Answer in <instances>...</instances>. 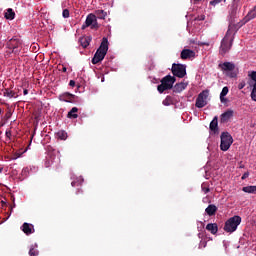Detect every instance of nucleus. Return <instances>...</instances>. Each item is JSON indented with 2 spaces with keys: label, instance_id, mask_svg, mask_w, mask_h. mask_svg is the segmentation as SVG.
<instances>
[{
  "label": "nucleus",
  "instance_id": "obj_19",
  "mask_svg": "<svg viewBox=\"0 0 256 256\" xmlns=\"http://www.w3.org/2000/svg\"><path fill=\"white\" fill-rule=\"evenodd\" d=\"M206 230L210 231L212 235H217V232L219 231V226H217V223H209L206 225Z\"/></svg>",
  "mask_w": 256,
  "mask_h": 256
},
{
  "label": "nucleus",
  "instance_id": "obj_54",
  "mask_svg": "<svg viewBox=\"0 0 256 256\" xmlns=\"http://www.w3.org/2000/svg\"><path fill=\"white\" fill-rule=\"evenodd\" d=\"M11 213L13 212V207L10 208Z\"/></svg>",
  "mask_w": 256,
  "mask_h": 256
},
{
  "label": "nucleus",
  "instance_id": "obj_27",
  "mask_svg": "<svg viewBox=\"0 0 256 256\" xmlns=\"http://www.w3.org/2000/svg\"><path fill=\"white\" fill-rule=\"evenodd\" d=\"M256 18V10L254 8L248 12V14L245 16V22H249Z\"/></svg>",
  "mask_w": 256,
  "mask_h": 256
},
{
  "label": "nucleus",
  "instance_id": "obj_8",
  "mask_svg": "<svg viewBox=\"0 0 256 256\" xmlns=\"http://www.w3.org/2000/svg\"><path fill=\"white\" fill-rule=\"evenodd\" d=\"M207 97H209V90H203L200 92L196 98L195 107L203 109V107L207 105Z\"/></svg>",
  "mask_w": 256,
  "mask_h": 256
},
{
  "label": "nucleus",
  "instance_id": "obj_29",
  "mask_svg": "<svg viewBox=\"0 0 256 256\" xmlns=\"http://www.w3.org/2000/svg\"><path fill=\"white\" fill-rule=\"evenodd\" d=\"M98 19H105L107 17V12L104 10H96L94 14Z\"/></svg>",
  "mask_w": 256,
  "mask_h": 256
},
{
  "label": "nucleus",
  "instance_id": "obj_13",
  "mask_svg": "<svg viewBox=\"0 0 256 256\" xmlns=\"http://www.w3.org/2000/svg\"><path fill=\"white\" fill-rule=\"evenodd\" d=\"M181 59H193L195 57V51L191 49H183L180 54Z\"/></svg>",
  "mask_w": 256,
  "mask_h": 256
},
{
  "label": "nucleus",
  "instance_id": "obj_37",
  "mask_svg": "<svg viewBox=\"0 0 256 256\" xmlns=\"http://www.w3.org/2000/svg\"><path fill=\"white\" fill-rule=\"evenodd\" d=\"M69 9H64L62 12V16L64 17V19H69Z\"/></svg>",
  "mask_w": 256,
  "mask_h": 256
},
{
  "label": "nucleus",
  "instance_id": "obj_41",
  "mask_svg": "<svg viewBox=\"0 0 256 256\" xmlns=\"http://www.w3.org/2000/svg\"><path fill=\"white\" fill-rule=\"evenodd\" d=\"M11 115H12L11 110H8L5 114V119H11Z\"/></svg>",
  "mask_w": 256,
  "mask_h": 256
},
{
  "label": "nucleus",
  "instance_id": "obj_15",
  "mask_svg": "<svg viewBox=\"0 0 256 256\" xmlns=\"http://www.w3.org/2000/svg\"><path fill=\"white\" fill-rule=\"evenodd\" d=\"M21 230L23 233H25V235H32V233H35V227L33 224L27 222L22 225Z\"/></svg>",
  "mask_w": 256,
  "mask_h": 256
},
{
  "label": "nucleus",
  "instance_id": "obj_35",
  "mask_svg": "<svg viewBox=\"0 0 256 256\" xmlns=\"http://www.w3.org/2000/svg\"><path fill=\"white\" fill-rule=\"evenodd\" d=\"M248 22H245V17L242 21L238 22V23H234V25L236 26V28L239 30L243 27V25H245Z\"/></svg>",
  "mask_w": 256,
  "mask_h": 256
},
{
  "label": "nucleus",
  "instance_id": "obj_6",
  "mask_svg": "<svg viewBox=\"0 0 256 256\" xmlns=\"http://www.w3.org/2000/svg\"><path fill=\"white\" fill-rule=\"evenodd\" d=\"M7 47L8 49H10V51H12V53L17 54L21 51V48L23 47V43L19 38L14 37L7 42Z\"/></svg>",
  "mask_w": 256,
  "mask_h": 256
},
{
  "label": "nucleus",
  "instance_id": "obj_33",
  "mask_svg": "<svg viewBox=\"0 0 256 256\" xmlns=\"http://www.w3.org/2000/svg\"><path fill=\"white\" fill-rule=\"evenodd\" d=\"M157 91L159 93H165V91H169V89L161 82V84L157 86Z\"/></svg>",
  "mask_w": 256,
  "mask_h": 256
},
{
  "label": "nucleus",
  "instance_id": "obj_38",
  "mask_svg": "<svg viewBox=\"0 0 256 256\" xmlns=\"http://www.w3.org/2000/svg\"><path fill=\"white\" fill-rule=\"evenodd\" d=\"M91 29H99V23L97 22V19L91 24Z\"/></svg>",
  "mask_w": 256,
  "mask_h": 256
},
{
  "label": "nucleus",
  "instance_id": "obj_45",
  "mask_svg": "<svg viewBox=\"0 0 256 256\" xmlns=\"http://www.w3.org/2000/svg\"><path fill=\"white\" fill-rule=\"evenodd\" d=\"M19 157H21V154L16 153V154L13 155L12 159H13V160L19 159Z\"/></svg>",
  "mask_w": 256,
  "mask_h": 256
},
{
  "label": "nucleus",
  "instance_id": "obj_7",
  "mask_svg": "<svg viewBox=\"0 0 256 256\" xmlns=\"http://www.w3.org/2000/svg\"><path fill=\"white\" fill-rule=\"evenodd\" d=\"M172 74L174 77H178L179 79H183L185 75H187V66L183 64H173L172 65Z\"/></svg>",
  "mask_w": 256,
  "mask_h": 256
},
{
  "label": "nucleus",
  "instance_id": "obj_1",
  "mask_svg": "<svg viewBox=\"0 0 256 256\" xmlns=\"http://www.w3.org/2000/svg\"><path fill=\"white\" fill-rule=\"evenodd\" d=\"M107 51H109V40L107 37H103L100 47L97 49L94 57L92 58V64L97 65V63H101V61L105 59Z\"/></svg>",
  "mask_w": 256,
  "mask_h": 256
},
{
  "label": "nucleus",
  "instance_id": "obj_11",
  "mask_svg": "<svg viewBox=\"0 0 256 256\" xmlns=\"http://www.w3.org/2000/svg\"><path fill=\"white\" fill-rule=\"evenodd\" d=\"M238 28L237 26L235 25V20L232 19L229 23V26H228V30L226 32V36L228 37H235V34L237 33Z\"/></svg>",
  "mask_w": 256,
  "mask_h": 256
},
{
  "label": "nucleus",
  "instance_id": "obj_34",
  "mask_svg": "<svg viewBox=\"0 0 256 256\" xmlns=\"http://www.w3.org/2000/svg\"><path fill=\"white\" fill-rule=\"evenodd\" d=\"M201 189H202L203 193H205V195H207V193H209V191H211V189H209V186H207L206 183H203L201 185Z\"/></svg>",
  "mask_w": 256,
  "mask_h": 256
},
{
  "label": "nucleus",
  "instance_id": "obj_20",
  "mask_svg": "<svg viewBox=\"0 0 256 256\" xmlns=\"http://www.w3.org/2000/svg\"><path fill=\"white\" fill-rule=\"evenodd\" d=\"M3 96L8 97V99H13V97L14 98L18 97L17 93L9 88H5L3 90Z\"/></svg>",
  "mask_w": 256,
  "mask_h": 256
},
{
  "label": "nucleus",
  "instance_id": "obj_31",
  "mask_svg": "<svg viewBox=\"0 0 256 256\" xmlns=\"http://www.w3.org/2000/svg\"><path fill=\"white\" fill-rule=\"evenodd\" d=\"M57 137H58V139L65 141V139H67V132L61 130L57 133Z\"/></svg>",
  "mask_w": 256,
  "mask_h": 256
},
{
  "label": "nucleus",
  "instance_id": "obj_12",
  "mask_svg": "<svg viewBox=\"0 0 256 256\" xmlns=\"http://www.w3.org/2000/svg\"><path fill=\"white\" fill-rule=\"evenodd\" d=\"M59 101H64L66 103H73L75 101V95L69 92H65L59 96Z\"/></svg>",
  "mask_w": 256,
  "mask_h": 256
},
{
  "label": "nucleus",
  "instance_id": "obj_53",
  "mask_svg": "<svg viewBox=\"0 0 256 256\" xmlns=\"http://www.w3.org/2000/svg\"><path fill=\"white\" fill-rule=\"evenodd\" d=\"M0 173H3V168H0Z\"/></svg>",
  "mask_w": 256,
  "mask_h": 256
},
{
  "label": "nucleus",
  "instance_id": "obj_25",
  "mask_svg": "<svg viewBox=\"0 0 256 256\" xmlns=\"http://www.w3.org/2000/svg\"><path fill=\"white\" fill-rule=\"evenodd\" d=\"M89 43H91V37L87 36L80 38V44L83 47V49H87V47H89Z\"/></svg>",
  "mask_w": 256,
  "mask_h": 256
},
{
  "label": "nucleus",
  "instance_id": "obj_3",
  "mask_svg": "<svg viewBox=\"0 0 256 256\" xmlns=\"http://www.w3.org/2000/svg\"><path fill=\"white\" fill-rule=\"evenodd\" d=\"M220 149L221 151H229L231 145H233V136L229 132H222L220 136Z\"/></svg>",
  "mask_w": 256,
  "mask_h": 256
},
{
  "label": "nucleus",
  "instance_id": "obj_17",
  "mask_svg": "<svg viewBox=\"0 0 256 256\" xmlns=\"http://www.w3.org/2000/svg\"><path fill=\"white\" fill-rule=\"evenodd\" d=\"M233 117V110H227L220 115V123H227Z\"/></svg>",
  "mask_w": 256,
  "mask_h": 256
},
{
  "label": "nucleus",
  "instance_id": "obj_26",
  "mask_svg": "<svg viewBox=\"0 0 256 256\" xmlns=\"http://www.w3.org/2000/svg\"><path fill=\"white\" fill-rule=\"evenodd\" d=\"M4 17L10 21H13V19H15V11H13L11 8H8Z\"/></svg>",
  "mask_w": 256,
  "mask_h": 256
},
{
  "label": "nucleus",
  "instance_id": "obj_52",
  "mask_svg": "<svg viewBox=\"0 0 256 256\" xmlns=\"http://www.w3.org/2000/svg\"><path fill=\"white\" fill-rule=\"evenodd\" d=\"M0 115H3V109L0 108Z\"/></svg>",
  "mask_w": 256,
  "mask_h": 256
},
{
  "label": "nucleus",
  "instance_id": "obj_32",
  "mask_svg": "<svg viewBox=\"0 0 256 256\" xmlns=\"http://www.w3.org/2000/svg\"><path fill=\"white\" fill-rule=\"evenodd\" d=\"M29 255L30 256H39V250L35 248V246H31L29 250Z\"/></svg>",
  "mask_w": 256,
  "mask_h": 256
},
{
  "label": "nucleus",
  "instance_id": "obj_40",
  "mask_svg": "<svg viewBox=\"0 0 256 256\" xmlns=\"http://www.w3.org/2000/svg\"><path fill=\"white\" fill-rule=\"evenodd\" d=\"M198 45H200V47H209V42H199Z\"/></svg>",
  "mask_w": 256,
  "mask_h": 256
},
{
  "label": "nucleus",
  "instance_id": "obj_28",
  "mask_svg": "<svg viewBox=\"0 0 256 256\" xmlns=\"http://www.w3.org/2000/svg\"><path fill=\"white\" fill-rule=\"evenodd\" d=\"M242 191L244 193H252L256 195V186H245L242 188Z\"/></svg>",
  "mask_w": 256,
  "mask_h": 256
},
{
  "label": "nucleus",
  "instance_id": "obj_44",
  "mask_svg": "<svg viewBox=\"0 0 256 256\" xmlns=\"http://www.w3.org/2000/svg\"><path fill=\"white\" fill-rule=\"evenodd\" d=\"M201 247H207V241H201L199 248L201 249Z\"/></svg>",
  "mask_w": 256,
  "mask_h": 256
},
{
  "label": "nucleus",
  "instance_id": "obj_36",
  "mask_svg": "<svg viewBox=\"0 0 256 256\" xmlns=\"http://www.w3.org/2000/svg\"><path fill=\"white\" fill-rule=\"evenodd\" d=\"M226 0H212L210 1V5L215 7L216 5H219V3H225Z\"/></svg>",
  "mask_w": 256,
  "mask_h": 256
},
{
  "label": "nucleus",
  "instance_id": "obj_51",
  "mask_svg": "<svg viewBox=\"0 0 256 256\" xmlns=\"http://www.w3.org/2000/svg\"><path fill=\"white\" fill-rule=\"evenodd\" d=\"M252 91H256V80L254 81V85H253Z\"/></svg>",
  "mask_w": 256,
  "mask_h": 256
},
{
  "label": "nucleus",
  "instance_id": "obj_50",
  "mask_svg": "<svg viewBox=\"0 0 256 256\" xmlns=\"http://www.w3.org/2000/svg\"><path fill=\"white\" fill-rule=\"evenodd\" d=\"M243 87H245V84L241 83V84L238 85V89H243Z\"/></svg>",
  "mask_w": 256,
  "mask_h": 256
},
{
  "label": "nucleus",
  "instance_id": "obj_30",
  "mask_svg": "<svg viewBox=\"0 0 256 256\" xmlns=\"http://www.w3.org/2000/svg\"><path fill=\"white\" fill-rule=\"evenodd\" d=\"M83 178H77V180L72 181V187H79V185H83Z\"/></svg>",
  "mask_w": 256,
  "mask_h": 256
},
{
  "label": "nucleus",
  "instance_id": "obj_24",
  "mask_svg": "<svg viewBox=\"0 0 256 256\" xmlns=\"http://www.w3.org/2000/svg\"><path fill=\"white\" fill-rule=\"evenodd\" d=\"M77 111H79V108L73 107L67 114L68 119H77L79 117Z\"/></svg>",
  "mask_w": 256,
  "mask_h": 256
},
{
  "label": "nucleus",
  "instance_id": "obj_10",
  "mask_svg": "<svg viewBox=\"0 0 256 256\" xmlns=\"http://www.w3.org/2000/svg\"><path fill=\"white\" fill-rule=\"evenodd\" d=\"M239 9H241L239 2L234 1L230 6V10H229V15L231 19H235V17H237V13H239Z\"/></svg>",
  "mask_w": 256,
  "mask_h": 256
},
{
  "label": "nucleus",
  "instance_id": "obj_21",
  "mask_svg": "<svg viewBox=\"0 0 256 256\" xmlns=\"http://www.w3.org/2000/svg\"><path fill=\"white\" fill-rule=\"evenodd\" d=\"M229 93V87L225 86L223 87L221 93H220V101L221 103H227V94Z\"/></svg>",
  "mask_w": 256,
  "mask_h": 256
},
{
  "label": "nucleus",
  "instance_id": "obj_23",
  "mask_svg": "<svg viewBox=\"0 0 256 256\" xmlns=\"http://www.w3.org/2000/svg\"><path fill=\"white\" fill-rule=\"evenodd\" d=\"M162 105L165 107H169V105H175V98L172 96H166V98L162 101Z\"/></svg>",
  "mask_w": 256,
  "mask_h": 256
},
{
  "label": "nucleus",
  "instance_id": "obj_22",
  "mask_svg": "<svg viewBox=\"0 0 256 256\" xmlns=\"http://www.w3.org/2000/svg\"><path fill=\"white\" fill-rule=\"evenodd\" d=\"M207 215H209V217H213V215H215V213H217V206H215L214 204H210L206 209H205Z\"/></svg>",
  "mask_w": 256,
  "mask_h": 256
},
{
  "label": "nucleus",
  "instance_id": "obj_47",
  "mask_svg": "<svg viewBox=\"0 0 256 256\" xmlns=\"http://www.w3.org/2000/svg\"><path fill=\"white\" fill-rule=\"evenodd\" d=\"M69 85H70V87H75V81L74 80H70Z\"/></svg>",
  "mask_w": 256,
  "mask_h": 256
},
{
  "label": "nucleus",
  "instance_id": "obj_42",
  "mask_svg": "<svg viewBox=\"0 0 256 256\" xmlns=\"http://www.w3.org/2000/svg\"><path fill=\"white\" fill-rule=\"evenodd\" d=\"M251 99L252 101H256V91L251 92Z\"/></svg>",
  "mask_w": 256,
  "mask_h": 256
},
{
  "label": "nucleus",
  "instance_id": "obj_5",
  "mask_svg": "<svg viewBox=\"0 0 256 256\" xmlns=\"http://www.w3.org/2000/svg\"><path fill=\"white\" fill-rule=\"evenodd\" d=\"M218 67L221 69V71H227V77H230V79H235V77H237V72H235V64L232 62L220 63Z\"/></svg>",
  "mask_w": 256,
  "mask_h": 256
},
{
  "label": "nucleus",
  "instance_id": "obj_2",
  "mask_svg": "<svg viewBox=\"0 0 256 256\" xmlns=\"http://www.w3.org/2000/svg\"><path fill=\"white\" fill-rule=\"evenodd\" d=\"M239 225H241V216H233L225 222L224 231L226 233H235Z\"/></svg>",
  "mask_w": 256,
  "mask_h": 256
},
{
  "label": "nucleus",
  "instance_id": "obj_43",
  "mask_svg": "<svg viewBox=\"0 0 256 256\" xmlns=\"http://www.w3.org/2000/svg\"><path fill=\"white\" fill-rule=\"evenodd\" d=\"M247 177H249V172H245V173L242 175V177H241L242 181H245V179H247Z\"/></svg>",
  "mask_w": 256,
  "mask_h": 256
},
{
  "label": "nucleus",
  "instance_id": "obj_46",
  "mask_svg": "<svg viewBox=\"0 0 256 256\" xmlns=\"http://www.w3.org/2000/svg\"><path fill=\"white\" fill-rule=\"evenodd\" d=\"M6 137H7L8 139H11V130H7V131H6Z\"/></svg>",
  "mask_w": 256,
  "mask_h": 256
},
{
  "label": "nucleus",
  "instance_id": "obj_4",
  "mask_svg": "<svg viewBox=\"0 0 256 256\" xmlns=\"http://www.w3.org/2000/svg\"><path fill=\"white\" fill-rule=\"evenodd\" d=\"M234 39H235V37H233V36H227V35L224 36V38L221 41V46H220L221 55H225L226 53H229V51H231V48L233 47Z\"/></svg>",
  "mask_w": 256,
  "mask_h": 256
},
{
  "label": "nucleus",
  "instance_id": "obj_16",
  "mask_svg": "<svg viewBox=\"0 0 256 256\" xmlns=\"http://www.w3.org/2000/svg\"><path fill=\"white\" fill-rule=\"evenodd\" d=\"M96 19L97 16L95 14H89L86 18L85 24L82 25V29H87V27H91V25L95 23Z\"/></svg>",
  "mask_w": 256,
  "mask_h": 256
},
{
  "label": "nucleus",
  "instance_id": "obj_48",
  "mask_svg": "<svg viewBox=\"0 0 256 256\" xmlns=\"http://www.w3.org/2000/svg\"><path fill=\"white\" fill-rule=\"evenodd\" d=\"M62 73H67V67L65 66L62 67Z\"/></svg>",
  "mask_w": 256,
  "mask_h": 256
},
{
  "label": "nucleus",
  "instance_id": "obj_49",
  "mask_svg": "<svg viewBox=\"0 0 256 256\" xmlns=\"http://www.w3.org/2000/svg\"><path fill=\"white\" fill-rule=\"evenodd\" d=\"M23 95H29V90L24 89V91H23Z\"/></svg>",
  "mask_w": 256,
  "mask_h": 256
},
{
  "label": "nucleus",
  "instance_id": "obj_14",
  "mask_svg": "<svg viewBox=\"0 0 256 256\" xmlns=\"http://www.w3.org/2000/svg\"><path fill=\"white\" fill-rule=\"evenodd\" d=\"M210 131H212L214 135L219 133V118L217 116L210 122Z\"/></svg>",
  "mask_w": 256,
  "mask_h": 256
},
{
  "label": "nucleus",
  "instance_id": "obj_39",
  "mask_svg": "<svg viewBox=\"0 0 256 256\" xmlns=\"http://www.w3.org/2000/svg\"><path fill=\"white\" fill-rule=\"evenodd\" d=\"M249 77L252 79V81H256V71H252V72L249 74Z\"/></svg>",
  "mask_w": 256,
  "mask_h": 256
},
{
  "label": "nucleus",
  "instance_id": "obj_18",
  "mask_svg": "<svg viewBox=\"0 0 256 256\" xmlns=\"http://www.w3.org/2000/svg\"><path fill=\"white\" fill-rule=\"evenodd\" d=\"M187 83L185 82H180V83H176L172 89H173V93H181L182 91H185V89H187Z\"/></svg>",
  "mask_w": 256,
  "mask_h": 256
},
{
  "label": "nucleus",
  "instance_id": "obj_9",
  "mask_svg": "<svg viewBox=\"0 0 256 256\" xmlns=\"http://www.w3.org/2000/svg\"><path fill=\"white\" fill-rule=\"evenodd\" d=\"M175 81H177V78L171 75H167L161 79V83L165 85L168 89H173V85L175 84Z\"/></svg>",
  "mask_w": 256,
  "mask_h": 256
}]
</instances>
